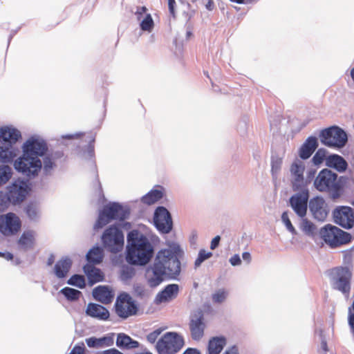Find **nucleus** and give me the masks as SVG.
I'll use <instances>...</instances> for the list:
<instances>
[{
    "instance_id": "4c0bfd02",
    "label": "nucleus",
    "mask_w": 354,
    "mask_h": 354,
    "mask_svg": "<svg viewBox=\"0 0 354 354\" xmlns=\"http://www.w3.org/2000/svg\"><path fill=\"white\" fill-rule=\"evenodd\" d=\"M24 210L30 219H35L38 215V207L36 201H32L26 205Z\"/></svg>"
},
{
    "instance_id": "dca6fc26",
    "label": "nucleus",
    "mask_w": 354,
    "mask_h": 354,
    "mask_svg": "<svg viewBox=\"0 0 354 354\" xmlns=\"http://www.w3.org/2000/svg\"><path fill=\"white\" fill-rule=\"evenodd\" d=\"M309 195L308 190L292 195L290 198V205L297 215L304 218L306 215Z\"/></svg>"
},
{
    "instance_id": "4be33fe9",
    "label": "nucleus",
    "mask_w": 354,
    "mask_h": 354,
    "mask_svg": "<svg viewBox=\"0 0 354 354\" xmlns=\"http://www.w3.org/2000/svg\"><path fill=\"white\" fill-rule=\"evenodd\" d=\"M102 211L105 215L111 219V221L115 219L123 221L127 217L129 214L118 203H113L111 205H106L103 208Z\"/></svg>"
},
{
    "instance_id": "bb28decb",
    "label": "nucleus",
    "mask_w": 354,
    "mask_h": 354,
    "mask_svg": "<svg viewBox=\"0 0 354 354\" xmlns=\"http://www.w3.org/2000/svg\"><path fill=\"white\" fill-rule=\"evenodd\" d=\"M227 344V339L223 336L213 337L208 342L207 354H220Z\"/></svg>"
},
{
    "instance_id": "9b49d317",
    "label": "nucleus",
    "mask_w": 354,
    "mask_h": 354,
    "mask_svg": "<svg viewBox=\"0 0 354 354\" xmlns=\"http://www.w3.org/2000/svg\"><path fill=\"white\" fill-rule=\"evenodd\" d=\"M48 150L47 143L43 139L32 137L24 143V156L43 157Z\"/></svg>"
},
{
    "instance_id": "8fccbe9b",
    "label": "nucleus",
    "mask_w": 354,
    "mask_h": 354,
    "mask_svg": "<svg viewBox=\"0 0 354 354\" xmlns=\"http://www.w3.org/2000/svg\"><path fill=\"white\" fill-rule=\"evenodd\" d=\"M162 332V329L158 328V329L153 330V332L150 333L147 336V339L148 342H149L150 343H152V344L155 343Z\"/></svg>"
},
{
    "instance_id": "1a4fd4ad",
    "label": "nucleus",
    "mask_w": 354,
    "mask_h": 354,
    "mask_svg": "<svg viewBox=\"0 0 354 354\" xmlns=\"http://www.w3.org/2000/svg\"><path fill=\"white\" fill-rule=\"evenodd\" d=\"M115 309L116 314L122 319L136 315L138 311L135 301L127 293H122L118 297Z\"/></svg>"
},
{
    "instance_id": "5fc2aeb1",
    "label": "nucleus",
    "mask_w": 354,
    "mask_h": 354,
    "mask_svg": "<svg viewBox=\"0 0 354 354\" xmlns=\"http://www.w3.org/2000/svg\"><path fill=\"white\" fill-rule=\"evenodd\" d=\"M69 354H84V346H75Z\"/></svg>"
},
{
    "instance_id": "4468645a",
    "label": "nucleus",
    "mask_w": 354,
    "mask_h": 354,
    "mask_svg": "<svg viewBox=\"0 0 354 354\" xmlns=\"http://www.w3.org/2000/svg\"><path fill=\"white\" fill-rule=\"evenodd\" d=\"M153 222L157 229L162 233H168L172 229L171 215L164 207H158L156 209Z\"/></svg>"
},
{
    "instance_id": "f257e3e1",
    "label": "nucleus",
    "mask_w": 354,
    "mask_h": 354,
    "mask_svg": "<svg viewBox=\"0 0 354 354\" xmlns=\"http://www.w3.org/2000/svg\"><path fill=\"white\" fill-rule=\"evenodd\" d=\"M127 261L131 265L145 266L152 259L154 248L149 239L138 230H133L127 235Z\"/></svg>"
},
{
    "instance_id": "4d7b16f0",
    "label": "nucleus",
    "mask_w": 354,
    "mask_h": 354,
    "mask_svg": "<svg viewBox=\"0 0 354 354\" xmlns=\"http://www.w3.org/2000/svg\"><path fill=\"white\" fill-rule=\"evenodd\" d=\"M223 354H239V348L236 346H230L225 350Z\"/></svg>"
},
{
    "instance_id": "6e6d98bb",
    "label": "nucleus",
    "mask_w": 354,
    "mask_h": 354,
    "mask_svg": "<svg viewBox=\"0 0 354 354\" xmlns=\"http://www.w3.org/2000/svg\"><path fill=\"white\" fill-rule=\"evenodd\" d=\"M230 262L232 266H234L241 264V261L239 256L238 254H235L230 258Z\"/></svg>"
},
{
    "instance_id": "0eeeda50",
    "label": "nucleus",
    "mask_w": 354,
    "mask_h": 354,
    "mask_svg": "<svg viewBox=\"0 0 354 354\" xmlns=\"http://www.w3.org/2000/svg\"><path fill=\"white\" fill-rule=\"evenodd\" d=\"M321 142L326 146L340 149L344 147L348 141L346 132L338 127H330L322 131Z\"/></svg>"
},
{
    "instance_id": "2f4dec72",
    "label": "nucleus",
    "mask_w": 354,
    "mask_h": 354,
    "mask_svg": "<svg viewBox=\"0 0 354 354\" xmlns=\"http://www.w3.org/2000/svg\"><path fill=\"white\" fill-rule=\"evenodd\" d=\"M162 197V191L159 189H151L141 198V202L143 204L151 205L160 201Z\"/></svg>"
},
{
    "instance_id": "0e129e2a",
    "label": "nucleus",
    "mask_w": 354,
    "mask_h": 354,
    "mask_svg": "<svg viewBox=\"0 0 354 354\" xmlns=\"http://www.w3.org/2000/svg\"><path fill=\"white\" fill-rule=\"evenodd\" d=\"M183 354H200L199 351L194 348L187 349Z\"/></svg>"
},
{
    "instance_id": "052dcab7",
    "label": "nucleus",
    "mask_w": 354,
    "mask_h": 354,
    "mask_svg": "<svg viewBox=\"0 0 354 354\" xmlns=\"http://www.w3.org/2000/svg\"><path fill=\"white\" fill-rule=\"evenodd\" d=\"M176 2L175 0H168V6H169V10L171 15H174V5Z\"/></svg>"
},
{
    "instance_id": "13d9d810",
    "label": "nucleus",
    "mask_w": 354,
    "mask_h": 354,
    "mask_svg": "<svg viewBox=\"0 0 354 354\" xmlns=\"http://www.w3.org/2000/svg\"><path fill=\"white\" fill-rule=\"evenodd\" d=\"M221 240V238L219 236H215L211 242L210 248L212 250H214L219 244V241Z\"/></svg>"
},
{
    "instance_id": "79ce46f5",
    "label": "nucleus",
    "mask_w": 354,
    "mask_h": 354,
    "mask_svg": "<svg viewBox=\"0 0 354 354\" xmlns=\"http://www.w3.org/2000/svg\"><path fill=\"white\" fill-rule=\"evenodd\" d=\"M68 283L72 286H75L80 288L85 287V279L84 276L79 274L73 275L68 281Z\"/></svg>"
},
{
    "instance_id": "c03bdc74",
    "label": "nucleus",
    "mask_w": 354,
    "mask_h": 354,
    "mask_svg": "<svg viewBox=\"0 0 354 354\" xmlns=\"http://www.w3.org/2000/svg\"><path fill=\"white\" fill-rule=\"evenodd\" d=\"M227 295V292L223 290L220 289L212 295V301L214 303H222L225 301Z\"/></svg>"
},
{
    "instance_id": "3c124183",
    "label": "nucleus",
    "mask_w": 354,
    "mask_h": 354,
    "mask_svg": "<svg viewBox=\"0 0 354 354\" xmlns=\"http://www.w3.org/2000/svg\"><path fill=\"white\" fill-rule=\"evenodd\" d=\"M8 203L6 195L3 192H0V212L4 211L7 208Z\"/></svg>"
},
{
    "instance_id": "ddd939ff",
    "label": "nucleus",
    "mask_w": 354,
    "mask_h": 354,
    "mask_svg": "<svg viewBox=\"0 0 354 354\" xmlns=\"http://www.w3.org/2000/svg\"><path fill=\"white\" fill-rule=\"evenodd\" d=\"M335 222L345 229H351L354 226V214L350 207L342 206L333 212Z\"/></svg>"
},
{
    "instance_id": "de8ad7c7",
    "label": "nucleus",
    "mask_w": 354,
    "mask_h": 354,
    "mask_svg": "<svg viewBox=\"0 0 354 354\" xmlns=\"http://www.w3.org/2000/svg\"><path fill=\"white\" fill-rule=\"evenodd\" d=\"M86 344L90 348H102L101 344L100 338H96L95 337H91L86 339Z\"/></svg>"
},
{
    "instance_id": "393cba45",
    "label": "nucleus",
    "mask_w": 354,
    "mask_h": 354,
    "mask_svg": "<svg viewBox=\"0 0 354 354\" xmlns=\"http://www.w3.org/2000/svg\"><path fill=\"white\" fill-rule=\"evenodd\" d=\"M317 147V139L315 137L310 136L308 138L299 149V154L300 158L304 160L308 159Z\"/></svg>"
},
{
    "instance_id": "f3484780",
    "label": "nucleus",
    "mask_w": 354,
    "mask_h": 354,
    "mask_svg": "<svg viewBox=\"0 0 354 354\" xmlns=\"http://www.w3.org/2000/svg\"><path fill=\"white\" fill-rule=\"evenodd\" d=\"M336 279L335 288L343 293H348L351 289V271L345 267H338L335 269Z\"/></svg>"
},
{
    "instance_id": "09e8293b",
    "label": "nucleus",
    "mask_w": 354,
    "mask_h": 354,
    "mask_svg": "<svg viewBox=\"0 0 354 354\" xmlns=\"http://www.w3.org/2000/svg\"><path fill=\"white\" fill-rule=\"evenodd\" d=\"M102 347L111 346L114 343V334L111 333L107 336L100 337Z\"/></svg>"
},
{
    "instance_id": "72a5a7b5",
    "label": "nucleus",
    "mask_w": 354,
    "mask_h": 354,
    "mask_svg": "<svg viewBox=\"0 0 354 354\" xmlns=\"http://www.w3.org/2000/svg\"><path fill=\"white\" fill-rule=\"evenodd\" d=\"M35 245V233L32 230L24 232V251L34 248Z\"/></svg>"
},
{
    "instance_id": "338daca9",
    "label": "nucleus",
    "mask_w": 354,
    "mask_h": 354,
    "mask_svg": "<svg viewBox=\"0 0 354 354\" xmlns=\"http://www.w3.org/2000/svg\"><path fill=\"white\" fill-rule=\"evenodd\" d=\"M321 346H322V348L325 352H326V351H328V346H327V343H326V342H325V341L322 342Z\"/></svg>"
},
{
    "instance_id": "2eb2a0df",
    "label": "nucleus",
    "mask_w": 354,
    "mask_h": 354,
    "mask_svg": "<svg viewBox=\"0 0 354 354\" xmlns=\"http://www.w3.org/2000/svg\"><path fill=\"white\" fill-rule=\"evenodd\" d=\"M189 326L192 338L196 341L200 340L203 337L206 326L203 313L201 310L192 315Z\"/></svg>"
},
{
    "instance_id": "e2e57ef3",
    "label": "nucleus",
    "mask_w": 354,
    "mask_h": 354,
    "mask_svg": "<svg viewBox=\"0 0 354 354\" xmlns=\"http://www.w3.org/2000/svg\"><path fill=\"white\" fill-rule=\"evenodd\" d=\"M242 258L244 261H246L248 263H250L251 261V255L249 252H245L242 254Z\"/></svg>"
},
{
    "instance_id": "a18cd8bd",
    "label": "nucleus",
    "mask_w": 354,
    "mask_h": 354,
    "mask_svg": "<svg viewBox=\"0 0 354 354\" xmlns=\"http://www.w3.org/2000/svg\"><path fill=\"white\" fill-rule=\"evenodd\" d=\"M281 220L285 224L286 228L288 231H290L292 234H296L297 232L294 226L292 225L287 212H283L281 215Z\"/></svg>"
},
{
    "instance_id": "37998d69",
    "label": "nucleus",
    "mask_w": 354,
    "mask_h": 354,
    "mask_svg": "<svg viewBox=\"0 0 354 354\" xmlns=\"http://www.w3.org/2000/svg\"><path fill=\"white\" fill-rule=\"evenodd\" d=\"M110 221H111V219L106 215H105V214L102 210L100 212L98 218L94 225V229L95 230L101 229L104 226H105L106 224H108Z\"/></svg>"
},
{
    "instance_id": "e433bc0d",
    "label": "nucleus",
    "mask_w": 354,
    "mask_h": 354,
    "mask_svg": "<svg viewBox=\"0 0 354 354\" xmlns=\"http://www.w3.org/2000/svg\"><path fill=\"white\" fill-rule=\"evenodd\" d=\"M300 227L301 230L308 236H313L316 232L315 225L307 218L302 219Z\"/></svg>"
},
{
    "instance_id": "39448f33",
    "label": "nucleus",
    "mask_w": 354,
    "mask_h": 354,
    "mask_svg": "<svg viewBox=\"0 0 354 354\" xmlns=\"http://www.w3.org/2000/svg\"><path fill=\"white\" fill-rule=\"evenodd\" d=\"M320 235L324 241L332 248L346 245L352 240L349 233L331 225H326L322 227Z\"/></svg>"
},
{
    "instance_id": "20e7f679",
    "label": "nucleus",
    "mask_w": 354,
    "mask_h": 354,
    "mask_svg": "<svg viewBox=\"0 0 354 354\" xmlns=\"http://www.w3.org/2000/svg\"><path fill=\"white\" fill-rule=\"evenodd\" d=\"M42 169V162L38 157L24 156V202L33 184L30 182L38 176Z\"/></svg>"
},
{
    "instance_id": "423d86ee",
    "label": "nucleus",
    "mask_w": 354,
    "mask_h": 354,
    "mask_svg": "<svg viewBox=\"0 0 354 354\" xmlns=\"http://www.w3.org/2000/svg\"><path fill=\"white\" fill-rule=\"evenodd\" d=\"M102 242L106 250L116 254L124 248V234L119 227L111 225L104 232Z\"/></svg>"
},
{
    "instance_id": "6ab92c4d",
    "label": "nucleus",
    "mask_w": 354,
    "mask_h": 354,
    "mask_svg": "<svg viewBox=\"0 0 354 354\" xmlns=\"http://www.w3.org/2000/svg\"><path fill=\"white\" fill-rule=\"evenodd\" d=\"M305 167L301 162H295L290 167L292 185L294 191H298L304 185V171Z\"/></svg>"
},
{
    "instance_id": "58836bf2",
    "label": "nucleus",
    "mask_w": 354,
    "mask_h": 354,
    "mask_svg": "<svg viewBox=\"0 0 354 354\" xmlns=\"http://www.w3.org/2000/svg\"><path fill=\"white\" fill-rule=\"evenodd\" d=\"M11 176L12 171L10 167L6 165L0 166V187L6 184Z\"/></svg>"
},
{
    "instance_id": "6e6552de",
    "label": "nucleus",
    "mask_w": 354,
    "mask_h": 354,
    "mask_svg": "<svg viewBox=\"0 0 354 354\" xmlns=\"http://www.w3.org/2000/svg\"><path fill=\"white\" fill-rule=\"evenodd\" d=\"M184 345L183 338L174 332L166 333L157 342L156 348L160 354H175Z\"/></svg>"
},
{
    "instance_id": "7ed1b4c3",
    "label": "nucleus",
    "mask_w": 354,
    "mask_h": 354,
    "mask_svg": "<svg viewBox=\"0 0 354 354\" xmlns=\"http://www.w3.org/2000/svg\"><path fill=\"white\" fill-rule=\"evenodd\" d=\"M21 137L20 131L8 127L0 129V161L10 162L15 157V153L12 149V145L15 143Z\"/></svg>"
},
{
    "instance_id": "412c9836",
    "label": "nucleus",
    "mask_w": 354,
    "mask_h": 354,
    "mask_svg": "<svg viewBox=\"0 0 354 354\" xmlns=\"http://www.w3.org/2000/svg\"><path fill=\"white\" fill-rule=\"evenodd\" d=\"M6 198L9 203L19 204L22 202V180L19 178L8 188Z\"/></svg>"
},
{
    "instance_id": "f8f14e48",
    "label": "nucleus",
    "mask_w": 354,
    "mask_h": 354,
    "mask_svg": "<svg viewBox=\"0 0 354 354\" xmlns=\"http://www.w3.org/2000/svg\"><path fill=\"white\" fill-rule=\"evenodd\" d=\"M21 227L19 218L15 214L10 212L0 216V232L10 236L16 234Z\"/></svg>"
},
{
    "instance_id": "774afa93",
    "label": "nucleus",
    "mask_w": 354,
    "mask_h": 354,
    "mask_svg": "<svg viewBox=\"0 0 354 354\" xmlns=\"http://www.w3.org/2000/svg\"><path fill=\"white\" fill-rule=\"evenodd\" d=\"M53 262H54V256L51 255L48 258L47 263H48V266H51L53 263Z\"/></svg>"
},
{
    "instance_id": "c85d7f7f",
    "label": "nucleus",
    "mask_w": 354,
    "mask_h": 354,
    "mask_svg": "<svg viewBox=\"0 0 354 354\" xmlns=\"http://www.w3.org/2000/svg\"><path fill=\"white\" fill-rule=\"evenodd\" d=\"M326 165L335 169L339 172L346 171L348 167L347 162L337 154L328 156L326 158Z\"/></svg>"
},
{
    "instance_id": "a211bd4d",
    "label": "nucleus",
    "mask_w": 354,
    "mask_h": 354,
    "mask_svg": "<svg viewBox=\"0 0 354 354\" xmlns=\"http://www.w3.org/2000/svg\"><path fill=\"white\" fill-rule=\"evenodd\" d=\"M309 208L315 218L318 221H324L328 214L327 205L322 197H315L309 202Z\"/></svg>"
},
{
    "instance_id": "864d4df0",
    "label": "nucleus",
    "mask_w": 354,
    "mask_h": 354,
    "mask_svg": "<svg viewBox=\"0 0 354 354\" xmlns=\"http://www.w3.org/2000/svg\"><path fill=\"white\" fill-rule=\"evenodd\" d=\"M282 161L281 159L272 160L271 162L272 173L277 174L281 169Z\"/></svg>"
},
{
    "instance_id": "603ef678",
    "label": "nucleus",
    "mask_w": 354,
    "mask_h": 354,
    "mask_svg": "<svg viewBox=\"0 0 354 354\" xmlns=\"http://www.w3.org/2000/svg\"><path fill=\"white\" fill-rule=\"evenodd\" d=\"M147 11V8L145 6L138 7L135 12L138 21H141L144 15L145 16Z\"/></svg>"
},
{
    "instance_id": "a19ab883",
    "label": "nucleus",
    "mask_w": 354,
    "mask_h": 354,
    "mask_svg": "<svg viewBox=\"0 0 354 354\" xmlns=\"http://www.w3.org/2000/svg\"><path fill=\"white\" fill-rule=\"evenodd\" d=\"M327 157V151L325 149L320 148L313 157L312 162L315 165H319L324 160L326 161Z\"/></svg>"
},
{
    "instance_id": "c756f323",
    "label": "nucleus",
    "mask_w": 354,
    "mask_h": 354,
    "mask_svg": "<svg viewBox=\"0 0 354 354\" xmlns=\"http://www.w3.org/2000/svg\"><path fill=\"white\" fill-rule=\"evenodd\" d=\"M72 266V261L68 258L64 257L59 260L54 268L55 274L58 278H64L66 276L71 267Z\"/></svg>"
},
{
    "instance_id": "cd10ccee",
    "label": "nucleus",
    "mask_w": 354,
    "mask_h": 354,
    "mask_svg": "<svg viewBox=\"0 0 354 354\" xmlns=\"http://www.w3.org/2000/svg\"><path fill=\"white\" fill-rule=\"evenodd\" d=\"M84 271L91 285L102 281L104 279L103 272L93 265H85L84 266Z\"/></svg>"
},
{
    "instance_id": "7c9ffc66",
    "label": "nucleus",
    "mask_w": 354,
    "mask_h": 354,
    "mask_svg": "<svg viewBox=\"0 0 354 354\" xmlns=\"http://www.w3.org/2000/svg\"><path fill=\"white\" fill-rule=\"evenodd\" d=\"M116 345L122 349H129L138 347L139 343L124 333H119L116 339Z\"/></svg>"
},
{
    "instance_id": "69168bd1",
    "label": "nucleus",
    "mask_w": 354,
    "mask_h": 354,
    "mask_svg": "<svg viewBox=\"0 0 354 354\" xmlns=\"http://www.w3.org/2000/svg\"><path fill=\"white\" fill-rule=\"evenodd\" d=\"M349 324L354 329V314L349 316Z\"/></svg>"
},
{
    "instance_id": "ea45409f",
    "label": "nucleus",
    "mask_w": 354,
    "mask_h": 354,
    "mask_svg": "<svg viewBox=\"0 0 354 354\" xmlns=\"http://www.w3.org/2000/svg\"><path fill=\"white\" fill-rule=\"evenodd\" d=\"M140 21V28L144 31L150 32L154 26L153 20L151 15L149 13L146 14L145 17Z\"/></svg>"
},
{
    "instance_id": "473e14b6",
    "label": "nucleus",
    "mask_w": 354,
    "mask_h": 354,
    "mask_svg": "<svg viewBox=\"0 0 354 354\" xmlns=\"http://www.w3.org/2000/svg\"><path fill=\"white\" fill-rule=\"evenodd\" d=\"M104 253L100 247H94L91 249L86 254V259L88 263L98 264L102 261Z\"/></svg>"
},
{
    "instance_id": "b1692460",
    "label": "nucleus",
    "mask_w": 354,
    "mask_h": 354,
    "mask_svg": "<svg viewBox=\"0 0 354 354\" xmlns=\"http://www.w3.org/2000/svg\"><path fill=\"white\" fill-rule=\"evenodd\" d=\"M179 287L177 284L167 285L156 298L157 303L167 302L176 298L178 294Z\"/></svg>"
},
{
    "instance_id": "aec40b11",
    "label": "nucleus",
    "mask_w": 354,
    "mask_h": 354,
    "mask_svg": "<svg viewBox=\"0 0 354 354\" xmlns=\"http://www.w3.org/2000/svg\"><path fill=\"white\" fill-rule=\"evenodd\" d=\"M167 274L162 270L158 266L153 265L147 270L146 279L148 285L151 288H155L160 285L164 280V277Z\"/></svg>"
},
{
    "instance_id": "9d476101",
    "label": "nucleus",
    "mask_w": 354,
    "mask_h": 354,
    "mask_svg": "<svg viewBox=\"0 0 354 354\" xmlns=\"http://www.w3.org/2000/svg\"><path fill=\"white\" fill-rule=\"evenodd\" d=\"M337 175L327 169H322L314 181L315 188L319 192H327L337 188Z\"/></svg>"
},
{
    "instance_id": "f704fd0d",
    "label": "nucleus",
    "mask_w": 354,
    "mask_h": 354,
    "mask_svg": "<svg viewBox=\"0 0 354 354\" xmlns=\"http://www.w3.org/2000/svg\"><path fill=\"white\" fill-rule=\"evenodd\" d=\"M60 292L69 301L78 300L82 295V292L80 290L68 287L62 288Z\"/></svg>"
},
{
    "instance_id": "a878e982",
    "label": "nucleus",
    "mask_w": 354,
    "mask_h": 354,
    "mask_svg": "<svg viewBox=\"0 0 354 354\" xmlns=\"http://www.w3.org/2000/svg\"><path fill=\"white\" fill-rule=\"evenodd\" d=\"M95 299L103 304H110L114 297L113 292L106 286H98L93 290Z\"/></svg>"
},
{
    "instance_id": "f03ea898",
    "label": "nucleus",
    "mask_w": 354,
    "mask_h": 354,
    "mask_svg": "<svg viewBox=\"0 0 354 354\" xmlns=\"http://www.w3.org/2000/svg\"><path fill=\"white\" fill-rule=\"evenodd\" d=\"M183 252L178 245L159 250L154 259L153 264L165 272L168 276L175 277L180 272L179 257Z\"/></svg>"
},
{
    "instance_id": "49530a36",
    "label": "nucleus",
    "mask_w": 354,
    "mask_h": 354,
    "mask_svg": "<svg viewBox=\"0 0 354 354\" xmlns=\"http://www.w3.org/2000/svg\"><path fill=\"white\" fill-rule=\"evenodd\" d=\"M212 256V252H206L205 250H201L198 252L197 259L195 261V266L198 267L205 260Z\"/></svg>"
},
{
    "instance_id": "680f3d73",
    "label": "nucleus",
    "mask_w": 354,
    "mask_h": 354,
    "mask_svg": "<svg viewBox=\"0 0 354 354\" xmlns=\"http://www.w3.org/2000/svg\"><path fill=\"white\" fill-rule=\"evenodd\" d=\"M102 354H122V353L115 348H111V349L104 351Z\"/></svg>"
},
{
    "instance_id": "bf43d9fd",
    "label": "nucleus",
    "mask_w": 354,
    "mask_h": 354,
    "mask_svg": "<svg viewBox=\"0 0 354 354\" xmlns=\"http://www.w3.org/2000/svg\"><path fill=\"white\" fill-rule=\"evenodd\" d=\"M15 168L19 171H22V156L17 158L15 162Z\"/></svg>"
},
{
    "instance_id": "5701e85b",
    "label": "nucleus",
    "mask_w": 354,
    "mask_h": 354,
    "mask_svg": "<svg viewBox=\"0 0 354 354\" xmlns=\"http://www.w3.org/2000/svg\"><path fill=\"white\" fill-rule=\"evenodd\" d=\"M86 313L87 315L100 320H106L109 317V310L104 306L90 303L88 304Z\"/></svg>"
},
{
    "instance_id": "c9c22d12",
    "label": "nucleus",
    "mask_w": 354,
    "mask_h": 354,
    "mask_svg": "<svg viewBox=\"0 0 354 354\" xmlns=\"http://www.w3.org/2000/svg\"><path fill=\"white\" fill-rule=\"evenodd\" d=\"M43 170L46 175L49 174L56 165L51 154L46 153V155L43 156Z\"/></svg>"
}]
</instances>
